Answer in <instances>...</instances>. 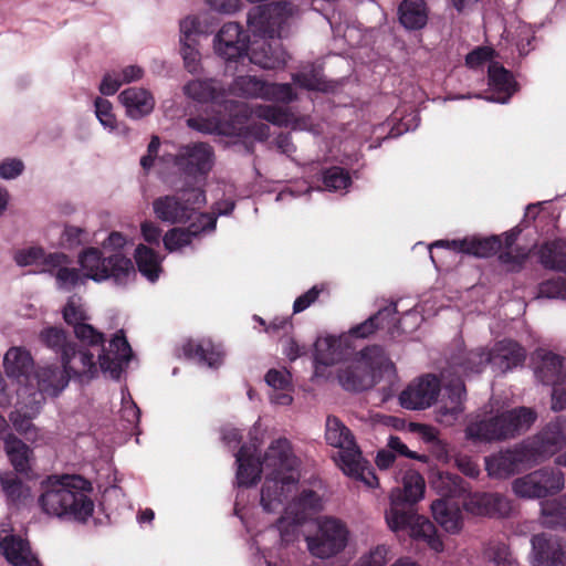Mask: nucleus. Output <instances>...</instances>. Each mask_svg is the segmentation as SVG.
Returning a JSON list of instances; mask_svg holds the SVG:
<instances>
[{"instance_id": "obj_1", "label": "nucleus", "mask_w": 566, "mask_h": 566, "mask_svg": "<svg viewBox=\"0 0 566 566\" xmlns=\"http://www.w3.org/2000/svg\"><path fill=\"white\" fill-rule=\"evenodd\" d=\"M260 432V423L256 422L250 431L251 443L242 446L235 453L237 483L240 486L253 485L264 472L265 480L261 488L260 504L268 513L283 511V515L275 526L258 534L254 544L262 553L266 566H287L282 558L280 564L274 560L273 549L266 546V541L279 535L277 549L297 541L300 526L311 513L322 507V500L317 493L307 490L296 496L300 479L298 461L292 452L289 440L280 438L273 441L262 459L256 457V436Z\"/></svg>"}, {"instance_id": "obj_2", "label": "nucleus", "mask_w": 566, "mask_h": 566, "mask_svg": "<svg viewBox=\"0 0 566 566\" xmlns=\"http://www.w3.org/2000/svg\"><path fill=\"white\" fill-rule=\"evenodd\" d=\"M397 314V304L391 303L345 333L318 335L313 344L312 354H382V348L377 344L370 345V342L379 337L398 339L407 333L405 322L416 317V314L410 312L399 318Z\"/></svg>"}, {"instance_id": "obj_3", "label": "nucleus", "mask_w": 566, "mask_h": 566, "mask_svg": "<svg viewBox=\"0 0 566 566\" xmlns=\"http://www.w3.org/2000/svg\"><path fill=\"white\" fill-rule=\"evenodd\" d=\"M464 356H452L450 365L442 370L441 378L433 374H424L415 378L399 395L401 407L408 410H423L431 407L441 391V382L448 391V402L438 409V420L451 426L463 412L467 397L463 378Z\"/></svg>"}, {"instance_id": "obj_4", "label": "nucleus", "mask_w": 566, "mask_h": 566, "mask_svg": "<svg viewBox=\"0 0 566 566\" xmlns=\"http://www.w3.org/2000/svg\"><path fill=\"white\" fill-rule=\"evenodd\" d=\"M294 11L293 3L286 0L253 7L248 13V25L252 33L263 41L252 44L245 60L264 70L284 67L287 54L282 44L274 39L284 36Z\"/></svg>"}, {"instance_id": "obj_5", "label": "nucleus", "mask_w": 566, "mask_h": 566, "mask_svg": "<svg viewBox=\"0 0 566 566\" xmlns=\"http://www.w3.org/2000/svg\"><path fill=\"white\" fill-rule=\"evenodd\" d=\"M314 376L329 378L334 373L340 386L350 391H363L381 381L397 382L395 364L388 356H313Z\"/></svg>"}, {"instance_id": "obj_6", "label": "nucleus", "mask_w": 566, "mask_h": 566, "mask_svg": "<svg viewBox=\"0 0 566 566\" xmlns=\"http://www.w3.org/2000/svg\"><path fill=\"white\" fill-rule=\"evenodd\" d=\"M133 356H62L60 366L41 368L36 373L41 392L57 396L71 378L88 381L99 371L108 378L119 379Z\"/></svg>"}, {"instance_id": "obj_7", "label": "nucleus", "mask_w": 566, "mask_h": 566, "mask_svg": "<svg viewBox=\"0 0 566 566\" xmlns=\"http://www.w3.org/2000/svg\"><path fill=\"white\" fill-rule=\"evenodd\" d=\"M39 504L51 516L86 521L94 511L91 484L78 475H52L41 483Z\"/></svg>"}, {"instance_id": "obj_8", "label": "nucleus", "mask_w": 566, "mask_h": 566, "mask_svg": "<svg viewBox=\"0 0 566 566\" xmlns=\"http://www.w3.org/2000/svg\"><path fill=\"white\" fill-rule=\"evenodd\" d=\"M325 439L329 446L338 449L334 459L345 475L363 482L368 488L378 486V479L369 462L363 457L353 433L338 418L327 417Z\"/></svg>"}, {"instance_id": "obj_9", "label": "nucleus", "mask_w": 566, "mask_h": 566, "mask_svg": "<svg viewBox=\"0 0 566 566\" xmlns=\"http://www.w3.org/2000/svg\"><path fill=\"white\" fill-rule=\"evenodd\" d=\"M536 420V413L527 407H518L490 419L470 422L467 439L473 442H495L513 439L527 431Z\"/></svg>"}, {"instance_id": "obj_10", "label": "nucleus", "mask_w": 566, "mask_h": 566, "mask_svg": "<svg viewBox=\"0 0 566 566\" xmlns=\"http://www.w3.org/2000/svg\"><path fill=\"white\" fill-rule=\"evenodd\" d=\"M400 493L395 492L391 496V506L385 512L387 526L394 533L407 531L413 542L426 544L434 553H442L444 544L438 533L436 525L426 516L412 510L397 507Z\"/></svg>"}, {"instance_id": "obj_11", "label": "nucleus", "mask_w": 566, "mask_h": 566, "mask_svg": "<svg viewBox=\"0 0 566 566\" xmlns=\"http://www.w3.org/2000/svg\"><path fill=\"white\" fill-rule=\"evenodd\" d=\"M85 276L94 281L113 279L117 284H125L136 274L133 261L119 252L104 256L97 248H88L78 258Z\"/></svg>"}, {"instance_id": "obj_12", "label": "nucleus", "mask_w": 566, "mask_h": 566, "mask_svg": "<svg viewBox=\"0 0 566 566\" xmlns=\"http://www.w3.org/2000/svg\"><path fill=\"white\" fill-rule=\"evenodd\" d=\"M206 203V192L201 188L185 189L177 195H167L154 200L155 216L171 224L186 223L199 213L197 210Z\"/></svg>"}, {"instance_id": "obj_13", "label": "nucleus", "mask_w": 566, "mask_h": 566, "mask_svg": "<svg viewBox=\"0 0 566 566\" xmlns=\"http://www.w3.org/2000/svg\"><path fill=\"white\" fill-rule=\"evenodd\" d=\"M565 486L564 473L556 468H542L512 482L513 493L521 499L535 500L559 493Z\"/></svg>"}, {"instance_id": "obj_14", "label": "nucleus", "mask_w": 566, "mask_h": 566, "mask_svg": "<svg viewBox=\"0 0 566 566\" xmlns=\"http://www.w3.org/2000/svg\"><path fill=\"white\" fill-rule=\"evenodd\" d=\"M348 542V530L343 522L333 517L318 521L317 533L307 536L310 553L318 558H329L342 552Z\"/></svg>"}, {"instance_id": "obj_15", "label": "nucleus", "mask_w": 566, "mask_h": 566, "mask_svg": "<svg viewBox=\"0 0 566 566\" xmlns=\"http://www.w3.org/2000/svg\"><path fill=\"white\" fill-rule=\"evenodd\" d=\"M536 464L525 441L485 458V470L491 478L506 479L523 468Z\"/></svg>"}, {"instance_id": "obj_16", "label": "nucleus", "mask_w": 566, "mask_h": 566, "mask_svg": "<svg viewBox=\"0 0 566 566\" xmlns=\"http://www.w3.org/2000/svg\"><path fill=\"white\" fill-rule=\"evenodd\" d=\"M250 39L237 22L222 25L214 38V50L227 62H243L248 56Z\"/></svg>"}, {"instance_id": "obj_17", "label": "nucleus", "mask_w": 566, "mask_h": 566, "mask_svg": "<svg viewBox=\"0 0 566 566\" xmlns=\"http://www.w3.org/2000/svg\"><path fill=\"white\" fill-rule=\"evenodd\" d=\"M214 153L207 143H193L180 147L172 163L184 174L191 177L206 176L212 169Z\"/></svg>"}, {"instance_id": "obj_18", "label": "nucleus", "mask_w": 566, "mask_h": 566, "mask_svg": "<svg viewBox=\"0 0 566 566\" xmlns=\"http://www.w3.org/2000/svg\"><path fill=\"white\" fill-rule=\"evenodd\" d=\"M525 443L533 458H536V463L554 455L566 446V419L556 418Z\"/></svg>"}, {"instance_id": "obj_19", "label": "nucleus", "mask_w": 566, "mask_h": 566, "mask_svg": "<svg viewBox=\"0 0 566 566\" xmlns=\"http://www.w3.org/2000/svg\"><path fill=\"white\" fill-rule=\"evenodd\" d=\"M432 248H447L454 252L472 255L475 258H491L502 249V240L500 235L490 237H465L458 240H438Z\"/></svg>"}, {"instance_id": "obj_20", "label": "nucleus", "mask_w": 566, "mask_h": 566, "mask_svg": "<svg viewBox=\"0 0 566 566\" xmlns=\"http://www.w3.org/2000/svg\"><path fill=\"white\" fill-rule=\"evenodd\" d=\"M217 216L213 213H199L187 228L169 230L163 241L169 251H176L191 243V240L202 232L216 229Z\"/></svg>"}, {"instance_id": "obj_21", "label": "nucleus", "mask_w": 566, "mask_h": 566, "mask_svg": "<svg viewBox=\"0 0 566 566\" xmlns=\"http://www.w3.org/2000/svg\"><path fill=\"white\" fill-rule=\"evenodd\" d=\"M10 532L11 528L4 525L0 530V548L8 563L12 566H39L29 542Z\"/></svg>"}, {"instance_id": "obj_22", "label": "nucleus", "mask_w": 566, "mask_h": 566, "mask_svg": "<svg viewBox=\"0 0 566 566\" xmlns=\"http://www.w3.org/2000/svg\"><path fill=\"white\" fill-rule=\"evenodd\" d=\"M531 543L533 566H566V552L558 539L537 534L532 537Z\"/></svg>"}, {"instance_id": "obj_23", "label": "nucleus", "mask_w": 566, "mask_h": 566, "mask_svg": "<svg viewBox=\"0 0 566 566\" xmlns=\"http://www.w3.org/2000/svg\"><path fill=\"white\" fill-rule=\"evenodd\" d=\"M464 509L474 515L505 516L511 511L510 501L497 493H473L463 502Z\"/></svg>"}, {"instance_id": "obj_24", "label": "nucleus", "mask_w": 566, "mask_h": 566, "mask_svg": "<svg viewBox=\"0 0 566 566\" xmlns=\"http://www.w3.org/2000/svg\"><path fill=\"white\" fill-rule=\"evenodd\" d=\"M488 84L491 95L485 98L502 104L507 103L517 90V83L512 73L496 62L489 65Z\"/></svg>"}, {"instance_id": "obj_25", "label": "nucleus", "mask_w": 566, "mask_h": 566, "mask_svg": "<svg viewBox=\"0 0 566 566\" xmlns=\"http://www.w3.org/2000/svg\"><path fill=\"white\" fill-rule=\"evenodd\" d=\"M534 375L544 385L553 386L552 394L557 385L566 380V366L564 356H533ZM559 391H564L559 389Z\"/></svg>"}, {"instance_id": "obj_26", "label": "nucleus", "mask_w": 566, "mask_h": 566, "mask_svg": "<svg viewBox=\"0 0 566 566\" xmlns=\"http://www.w3.org/2000/svg\"><path fill=\"white\" fill-rule=\"evenodd\" d=\"M264 380L271 388L269 399L272 405L286 407L293 402L294 386L292 376L285 368L268 370Z\"/></svg>"}, {"instance_id": "obj_27", "label": "nucleus", "mask_w": 566, "mask_h": 566, "mask_svg": "<svg viewBox=\"0 0 566 566\" xmlns=\"http://www.w3.org/2000/svg\"><path fill=\"white\" fill-rule=\"evenodd\" d=\"M119 102L132 119H140L150 114L155 106L153 95L145 88L128 87L118 95Z\"/></svg>"}, {"instance_id": "obj_28", "label": "nucleus", "mask_w": 566, "mask_h": 566, "mask_svg": "<svg viewBox=\"0 0 566 566\" xmlns=\"http://www.w3.org/2000/svg\"><path fill=\"white\" fill-rule=\"evenodd\" d=\"M184 94L198 103L226 102L227 91L217 80H192L184 86Z\"/></svg>"}, {"instance_id": "obj_29", "label": "nucleus", "mask_w": 566, "mask_h": 566, "mask_svg": "<svg viewBox=\"0 0 566 566\" xmlns=\"http://www.w3.org/2000/svg\"><path fill=\"white\" fill-rule=\"evenodd\" d=\"M483 356H464L463 369H460L462 378L468 377L473 373H481L483 364H490L495 373L504 374L511 370L513 367L521 364L526 356H486L483 360Z\"/></svg>"}, {"instance_id": "obj_30", "label": "nucleus", "mask_w": 566, "mask_h": 566, "mask_svg": "<svg viewBox=\"0 0 566 566\" xmlns=\"http://www.w3.org/2000/svg\"><path fill=\"white\" fill-rule=\"evenodd\" d=\"M431 512L436 522L450 534H458L463 527L462 512L458 504L447 499L432 502Z\"/></svg>"}, {"instance_id": "obj_31", "label": "nucleus", "mask_w": 566, "mask_h": 566, "mask_svg": "<svg viewBox=\"0 0 566 566\" xmlns=\"http://www.w3.org/2000/svg\"><path fill=\"white\" fill-rule=\"evenodd\" d=\"M401 483L402 488H395L389 495V500L391 501V496L395 492L400 493L397 507H401L402 504H415L423 497L426 482L422 475L416 470L407 469L401 475Z\"/></svg>"}, {"instance_id": "obj_32", "label": "nucleus", "mask_w": 566, "mask_h": 566, "mask_svg": "<svg viewBox=\"0 0 566 566\" xmlns=\"http://www.w3.org/2000/svg\"><path fill=\"white\" fill-rule=\"evenodd\" d=\"M428 7L424 0H402L398 7V19L401 25L416 31L428 23Z\"/></svg>"}, {"instance_id": "obj_33", "label": "nucleus", "mask_w": 566, "mask_h": 566, "mask_svg": "<svg viewBox=\"0 0 566 566\" xmlns=\"http://www.w3.org/2000/svg\"><path fill=\"white\" fill-rule=\"evenodd\" d=\"M538 261L544 269L566 273V241H545L538 249Z\"/></svg>"}, {"instance_id": "obj_34", "label": "nucleus", "mask_w": 566, "mask_h": 566, "mask_svg": "<svg viewBox=\"0 0 566 566\" xmlns=\"http://www.w3.org/2000/svg\"><path fill=\"white\" fill-rule=\"evenodd\" d=\"M6 453L17 472L28 473L31 469L32 450L13 434L4 439Z\"/></svg>"}, {"instance_id": "obj_35", "label": "nucleus", "mask_w": 566, "mask_h": 566, "mask_svg": "<svg viewBox=\"0 0 566 566\" xmlns=\"http://www.w3.org/2000/svg\"><path fill=\"white\" fill-rule=\"evenodd\" d=\"M40 342L55 354H77L75 344L70 339L67 332L57 326H49L41 331ZM86 354H90L88 352Z\"/></svg>"}, {"instance_id": "obj_36", "label": "nucleus", "mask_w": 566, "mask_h": 566, "mask_svg": "<svg viewBox=\"0 0 566 566\" xmlns=\"http://www.w3.org/2000/svg\"><path fill=\"white\" fill-rule=\"evenodd\" d=\"M134 259L138 271L151 283L159 279L161 272L160 259L158 253L144 244H138L135 249Z\"/></svg>"}, {"instance_id": "obj_37", "label": "nucleus", "mask_w": 566, "mask_h": 566, "mask_svg": "<svg viewBox=\"0 0 566 566\" xmlns=\"http://www.w3.org/2000/svg\"><path fill=\"white\" fill-rule=\"evenodd\" d=\"M539 521L545 527L566 530V494L557 500L542 502Z\"/></svg>"}, {"instance_id": "obj_38", "label": "nucleus", "mask_w": 566, "mask_h": 566, "mask_svg": "<svg viewBox=\"0 0 566 566\" xmlns=\"http://www.w3.org/2000/svg\"><path fill=\"white\" fill-rule=\"evenodd\" d=\"M431 485L442 496L441 499L461 496L467 491L464 481L459 475L449 472H438L433 476Z\"/></svg>"}, {"instance_id": "obj_39", "label": "nucleus", "mask_w": 566, "mask_h": 566, "mask_svg": "<svg viewBox=\"0 0 566 566\" xmlns=\"http://www.w3.org/2000/svg\"><path fill=\"white\" fill-rule=\"evenodd\" d=\"M265 81L252 75L235 76L229 85V94L244 98H262Z\"/></svg>"}, {"instance_id": "obj_40", "label": "nucleus", "mask_w": 566, "mask_h": 566, "mask_svg": "<svg viewBox=\"0 0 566 566\" xmlns=\"http://www.w3.org/2000/svg\"><path fill=\"white\" fill-rule=\"evenodd\" d=\"M0 484L9 502L14 504L23 503L31 496L30 488L13 472H1Z\"/></svg>"}, {"instance_id": "obj_41", "label": "nucleus", "mask_w": 566, "mask_h": 566, "mask_svg": "<svg viewBox=\"0 0 566 566\" xmlns=\"http://www.w3.org/2000/svg\"><path fill=\"white\" fill-rule=\"evenodd\" d=\"M187 125L200 133L203 134H213V135H231L233 127L220 119V118H206V117H191L188 118Z\"/></svg>"}, {"instance_id": "obj_42", "label": "nucleus", "mask_w": 566, "mask_h": 566, "mask_svg": "<svg viewBox=\"0 0 566 566\" xmlns=\"http://www.w3.org/2000/svg\"><path fill=\"white\" fill-rule=\"evenodd\" d=\"M497 253L499 262L505 266L507 272L512 273L521 272L530 256V252L524 247H515L514 249L503 251L500 250Z\"/></svg>"}, {"instance_id": "obj_43", "label": "nucleus", "mask_w": 566, "mask_h": 566, "mask_svg": "<svg viewBox=\"0 0 566 566\" xmlns=\"http://www.w3.org/2000/svg\"><path fill=\"white\" fill-rule=\"evenodd\" d=\"M322 182L326 190L338 191L352 184L349 174L342 167L333 166L322 171Z\"/></svg>"}, {"instance_id": "obj_44", "label": "nucleus", "mask_w": 566, "mask_h": 566, "mask_svg": "<svg viewBox=\"0 0 566 566\" xmlns=\"http://www.w3.org/2000/svg\"><path fill=\"white\" fill-rule=\"evenodd\" d=\"M262 98L287 104L296 98V94L289 83L265 82Z\"/></svg>"}, {"instance_id": "obj_45", "label": "nucleus", "mask_w": 566, "mask_h": 566, "mask_svg": "<svg viewBox=\"0 0 566 566\" xmlns=\"http://www.w3.org/2000/svg\"><path fill=\"white\" fill-rule=\"evenodd\" d=\"M221 343H214L211 338L187 339L182 345V354H223Z\"/></svg>"}, {"instance_id": "obj_46", "label": "nucleus", "mask_w": 566, "mask_h": 566, "mask_svg": "<svg viewBox=\"0 0 566 566\" xmlns=\"http://www.w3.org/2000/svg\"><path fill=\"white\" fill-rule=\"evenodd\" d=\"M485 556L495 566H514L515 563L509 546L502 542H490L485 549Z\"/></svg>"}, {"instance_id": "obj_47", "label": "nucleus", "mask_w": 566, "mask_h": 566, "mask_svg": "<svg viewBox=\"0 0 566 566\" xmlns=\"http://www.w3.org/2000/svg\"><path fill=\"white\" fill-rule=\"evenodd\" d=\"M3 364L7 374L10 377L19 378L21 376L29 377L28 369L33 366L32 356H3Z\"/></svg>"}, {"instance_id": "obj_48", "label": "nucleus", "mask_w": 566, "mask_h": 566, "mask_svg": "<svg viewBox=\"0 0 566 566\" xmlns=\"http://www.w3.org/2000/svg\"><path fill=\"white\" fill-rule=\"evenodd\" d=\"M324 293L329 295L327 284L321 283L312 286L308 291L295 298L293 303V313L297 314L305 311L318 300L319 295Z\"/></svg>"}, {"instance_id": "obj_49", "label": "nucleus", "mask_w": 566, "mask_h": 566, "mask_svg": "<svg viewBox=\"0 0 566 566\" xmlns=\"http://www.w3.org/2000/svg\"><path fill=\"white\" fill-rule=\"evenodd\" d=\"M75 337L87 346H104L105 336L90 324H76L74 329Z\"/></svg>"}, {"instance_id": "obj_50", "label": "nucleus", "mask_w": 566, "mask_h": 566, "mask_svg": "<svg viewBox=\"0 0 566 566\" xmlns=\"http://www.w3.org/2000/svg\"><path fill=\"white\" fill-rule=\"evenodd\" d=\"M255 115L276 126H283L289 122L287 112L275 105H260L255 109Z\"/></svg>"}, {"instance_id": "obj_51", "label": "nucleus", "mask_w": 566, "mask_h": 566, "mask_svg": "<svg viewBox=\"0 0 566 566\" xmlns=\"http://www.w3.org/2000/svg\"><path fill=\"white\" fill-rule=\"evenodd\" d=\"M180 53L185 69L189 73H196L200 69V53L197 49L198 42L180 41Z\"/></svg>"}, {"instance_id": "obj_52", "label": "nucleus", "mask_w": 566, "mask_h": 566, "mask_svg": "<svg viewBox=\"0 0 566 566\" xmlns=\"http://www.w3.org/2000/svg\"><path fill=\"white\" fill-rule=\"evenodd\" d=\"M538 294L543 297L566 300V279L558 276L542 282L538 286Z\"/></svg>"}, {"instance_id": "obj_53", "label": "nucleus", "mask_w": 566, "mask_h": 566, "mask_svg": "<svg viewBox=\"0 0 566 566\" xmlns=\"http://www.w3.org/2000/svg\"><path fill=\"white\" fill-rule=\"evenodd\" d=\"M389 547L385 544L377 545L364 554L354 566H385Z\"/></svg>"}, {"instance_id": "obj_54", "label": "nucleus", "mask_w": 566, "mask_h": 566, "mask_svg": "<svg viewBox=\"0 0 566 566\" xmlns=\"http://www.w3.org/2000/svg\"><path fill=\"white\" fill-rule=\"evenodd\" d=\"M95 114L101 124L104 127H108L111 129L115 128L116 117L113 113L112 103L108 99L96 97L95 102Z\"/></svg>"}, {"instance_id": "obj_55", "label": "nucleus", "mask_w": 566, "mask_h": 566, "mask_svg": "<svg viewBox=\"0 0 566 566\" xmlns=\"http://www.w3.org/2000/svg\"><path fill=\"white\" fill-rule=\"evenodd\" d=\"M187 367L199 370H214L222 364V356H184Z\"/></svg>"}, {"instance_id": "obj_56", "label": "nucleus", "mask_w": 566, "mask_h": 566, "mask_svg": "<svg viewBox=\"0 0 566 566\" xmlns=\"http://www.w3.org/2000/svg\"><path fill=\"white\" fill-rule=\"evenodd\" d=\"M90 233L85 228L66 224L62 234L63 242L69 248H74L88 242Z\"/></svg>"}, {"instance_id": "obj_57", "label": "nucleus", "mask_w": 566, "mask_h": 566, "mask_svg": "<svg viewBox=\"0 0 566 566\" xmlns=\"http://www.w3.org/2000/svg\"><path fill=\"white\" fill-rule=\"evenodd\" d=\"M55 280L59 289L70 291L78 284L81 276L77 269L63 265L57 269Z\"/></svg>"}, {"instance_id": "obj_58", "label": "nucleus", "mask_w": 566, "mask_h": 566, "mask_svg": "<svg viewBox=\"0 0 566 566\" xmlns=\"http://www.w3.org/2000/svg\"><path fill=\"white\" fill-rule=\"evenodd\" d=\"M10 420L18 432L24 434L28 440L36 441V430L31 422L30 416L14 411L10 415Z\"/></svg>"}, {"instance_id": "obj_59", "label": "nucleus", "mask_w": 566, "mask_h": 566, "mask_svg": "<svg viewBox=\"0 0 566 566\" xmlns=\"http://www.w3.org/2000/svg\"><path fill=\"white\" fill-rule=\"evenodd\" d=\"M62 314L65 323L73 326L74 329L76 324H83L87 319L84 310L80 305H76L73 298L67 301Z\"/></svg>"}, {"instance_id": "obj_60", "label": "nucleus", "mask_w": 566, "mask_h": 566, "mask_svg": "<svg viewBox=\"0 0 566 566\" xmlns=\"http://www.w3.org/2000/svg\"><path fill=\"white\" fill-rule=\"evenodd\" d=\"M101 354H134L124 329L114 333L109 339V350L103 347Z\"/></svg>"}, {"instance_id": "obj_61", "label": "nucleus", "mask_w": 566, "mask_h": 566, "mask_svg": "<svg viewBox=\"0 0 566 566\" xmlns=\"http://www.w3.org/2000/svg\"><path fill=\"white\" fill-rule=\"evenodd\" d=\"M44 250L41 247H31L15 252L14 261L20 266L32 265L42 260Z\"/></svg>"}, {"instance_id": "obj_62", "label": "nucleus", "mask_w": 566, "mask_h": 566, "mask_svg": "<svg viewBox=\"0 0 566 566\" xmlns=\"http://www.w3.org/2000/svg\"><path fill=\"white\" fill-rule=\"evenodd\" d=\"M292 80L294 84L298 85L302 88L308 91H318L321 90L322 81L318 76V73L313 69L311 72H298L292 75Z\"/></svg>"}, {"instance_id": "obj_63", "label": "nucleus", "mask_w": 566, "mask_h": 566, "mask_svg": "<svg viewBox=\"0 0 566 566\" xmlns=\"http://www.w3.org/2000/svg\"><path fill=\"white\" fill-rule=\"evenodd\" d=\"M292 332H294V325L292 319L287 317H275L265 326V333L273 339Z\"/></svg>"}, {"instance_id": "obj_64", "label": "nucleus", "mask_w": 566, "mask_h": 566, "mask_svg": "<svg viewBox=\"0 0 566 566\" xmlns=\"http://www.w3.org/2000/svg\"><path fill=\"white\" fill-rule=\"evenodd\" d=\"M180 41L198 42L197 36L201 33L200 22L197 17H186L180 21Z\"/></svg>"}]
</instances>
